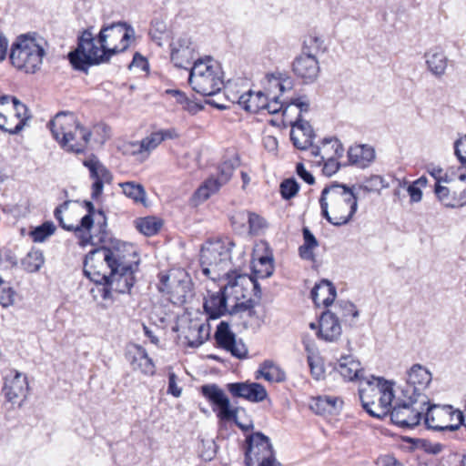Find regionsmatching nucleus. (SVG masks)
<instances>
[{
	"mask_svg": "<svg viewBox=\"0 0 466 466\" xmlns=\"http://www.w3.org/2000/svg\"><path fill=\"white\" fill-rule=\"evenodd\" d=\"M310 297L318 307H329L336 298V288L329 280L323 279L314 286Z\"/></svg>",
	"mask_w": 466,
	"mask_h": 466,
	"instance_id": "obj_30",
	"label": "nucleus"
},
{
	"mask_svg": "<svg viewBox=\"0 0 466 466\" xmlns=\"http://www.w3.org/2000/svg\"><path fill=\"white\" fill-rule=\"evenodd\" d=\"M45 262L43 252L39 249H31L23 258L22 265L28 272H36Z\"/></svg>",
	"mask_w": 466,
	"mask_h": 466,
	"instance_id": "obj_40",
	"label": "nucleus"
},
{
	"mask_svg": "<svg viewBox=\"0 0 466 466\" xmlns=\"http://www.w3.org/2000/svg\"><path fill=\"white\" fill-rule=\"evenodd\" d=\"M188 83L196 93L204 96H213L224 86L223 72L211 57L199 58L189 69Z\"/></svg>",
	"mask_w": 466,
	"mask_h": 466,
	"instance_id": "obj_6",
	"label": "nucleus"
},
{
	"mask_svg": "<svg viewBox=\"0 0 466 466\" xmlns=\"http://www.w3.org/2000/svg\"><path fill=\"white\" fill-rule=\"evenodd\" d=\"M290 139L298 149L305 150L312 147L315 137L312 127L299 115L295 122H291Z\"/></svg>",
	"mask_w": 466,
	"mask_h": 466,
	"instance_id": "obj_23",
	"label": "nucleus"
},
{
	"mask_svg": "<svg viewBox=\"0 0 466 466\" xmlns=\"http://www.w3.org/2000/svg\"><path fill=\"white\" fill-rule=\"evenodd\" d=\"M132 66L140 67L142 70L146 71L148 69V63L143 56H141L139 53H136L133 56V60L129 67Z\"/></svg>",
	"mask_w": 466,
	"mask_h": 466,
	"instance_id": "obj_61",
	"label": "nucleus"
},
{
	"mask_svg": "<svg viewBox=\"0 0 466 466\" xmlns=\"http://www.w3.org/2000/svg\"><path fill=\"white\" fill-rule=\"evenodd\" d=\"M167 25L161 19H154L151 22V27L149 30V35H151L152 40L157 42L160 46L161 35L167 33Z\"/></svg>",
	"mask_w": 466,
	"mask_h": 466,
	"instance_id": "obj_50",
	"label": "nucleus"
},
{
	"mask_svg": "<svg viewBox=\"0 0 466 466\" xmlns=\"http://www.w3.org/2000/svg\"><path fill=\"white\" fill-rule=\"evenodd\" d=\"M47 46L46 40L36 32L21 34L11 45L10 62L18 70L35 74L41 68Z\"/></svg>",
	"mask_w": 466,
	"mask_h": 466,
	"instance_id": "obj_4",
	"label": "nucleus"
},
{
	"mask_svg": "<svg viewBox=\"0 0 466 466\" xmlns=\"http://www.w3.org/2000/svg\"><path fill=\"white\" fill-rule=\"evenodd\" d=\"M238 166V159L226 160L218 167V177L208 178L195 192V198L200 201L207 200L211 195L217 193L219 188L227 184L236 167Z\"/></svg>",
	"mask_w": 466,
	"mask_h": 466,
	"instance_id": "obj_16",
	"label": "nucleus"
},
{
	"mask_svg": "<svg viewBox=\"0 0 466 466\" xmlns=\"http://www.w3.org/2000/svg\"><path fill=\"white\" fill-rule=\"evenodd\" d=\"M228 283L219 289L208 295L204 302V309L209 319H216L224 315L227 310V299L228 296H234L231 288V276L229 272L225 273Z\"/></svg>",
	"mask_w": 466,
	"mask_h": 466,
	"instance_id": "obj_19",
	"label": "nucleus"
},
{
	"mask_svg": "<svg viewBox=\"0 0 466 466\" xmlns=\"http://www.w3.org/2000/svg\"><path fill=\"white\" fill-rule=\"evenodd\" d=\"M267 102V96L261 92H253L251 90L243 93L238 96V105L247 112L259 113L264 111Z\"/></svg>",
	"mask_w": 466,
	"mask_h": 466,
	"instance_id": "obj_31",
	"label": "nucleus"
},
{
	"mask_svg": "<svg viewBox=\"0 0 466 466\" xmlns=\"http://www.w3.org/2000/svg\"><path fill=\"white\" fill-rule=\"evenodd\" d=\"M427 405L418 403L417 397L410 399L401 395V399L391 409L390 420L400 428L412 429L420 424Z\"/></svg>",
	"mask_w": 466,
	"mask_h": 466,
	"instance_id": "obj_12",
	"label": "nucleus"
},
{
	"mask_svg": "<svg viewBox=\"0 0 466 466\" xmlns=\"http://www.w3.org/2000/svg\"><path fill=\"white\" fill-rule=\"evenodd\" d=\"M348 157L351 165L364 168L374 160L375 151L368 145H356L348 150Z\"/></svg>",
	"mask_w": 466,
	"mask_h": 466,
	"instance_id": "obj_32",
	"label": "nucleus"
},
{
	"mask_svg": "<svg viewBox=\"0 0 466 466\" xmlns=\"http://www.w3.org/2000/svg\"><path fill=\"white\" fill-rule=\"evenodd\" d=\"M235 246L229 238L208 240L201 248L200 262L202 272L215 280L230 264L231 250Z\"/></svg>",
	"mask_w": 466,
	"mask_h": 466,
	"instance_id": "obj_7",
	"label": "nucleus"
},
{
	"mask_svg": "<svg viewBox=\"0 0 466 466\" xmlns=\"http://www.w3.org/2000/svg\"><path fill=\"white\" fill-rule=\"evenodd\" d=\"M299 190V185L293 177L284 179L279 186L281 197L286 200H289L294 198L298 194Z\"/></svg>",
	"mask_w": 466,
	"mask_h": 466,
	"instance_id": "obj_46",
	"label": "nucleus"
},
{
	"mask_svg": "<svg viewBox=\"0 0 466 466\" xmlns=\"http://www.w3.org/2000/svg\"><path fill=\"white\" fill-rule=\"evenodd\" d=\"M54 138L69 153L82 154L87 148L92 132L81 125L72 112H59L48 124Z\"/></svg>",
	"mask_w": 466,
	"mask_h": 466,
	"instance_id": "obj_3",
	"label": "nucleus"
},
{
	"mask_svg": "<svg viewBox=\"0 0 466 466\" xmlns=\"http://www.w3.org/2000/svg\"><path fill=\"white\" fill-rule=\"evenodd\" d=\"M342 400L333 396H319L315 401V410L317 413L333 412L340 409Z\"/></svg>",
	"mask_w": 466,
	"mask_h": 466,
	"instance_id": "obj_39",
	"label": "nucleus"
},
{
	"mask_svg": "<svg viewBox=\"0 0 466 466\" xmlns=\"http://www.w3.org/2000/svg\"><path fill=\"white\" fill-rule=\"evenodd\" d=\"M257 372L269 382H282L286 380V373L269 360L263 361Z\"/></svg>",
	"mask_w": 466,
	"mask_h": 466,
	"instance_id": "obj_34",
	"label": "nucleus"
},
{
	"mask_svg": "<svg viewBox=\"0 0 466 466\" xmlns=\"http://www.w3.org/2000/svg\"><path fill=\"white\" fill-rule=\"evenodd\" d=\"M10 102L12 105L7 106H0V130L16 135L24 129L31 115L27 106L15 96H10Z\"/></svg>",
	"mask_w": 466,
	"mask_h": 466,
	"instance_id": "obj_13",
	"label": "nucleus"
},
{
	"mask_svg": "<svg viewBox=\"0 0 466 466\" xmlns=\"http://www.w3.org/2000/svg\"><path fill=\"white\" fill-rule=\"evenodd\" d=\"M214 338L218 346L239 360L245 359L248 355V349L245 344L236 339V335L231 331L229 325L226 321H221L215 332Z\"/></svg>",
	"mask_w": 466,
	"mask_h": 466,
	"instance_id": "obj_17",
	"label": "nucleus"
},
{
	"mask_svg": "<svg viewBox=\"0 0 466 466\" xmlns=\"http://www.w3.org/2000/svg\"><path fill=\"white\" fill-rule=\"evenodd\" d=\"M122 192L125 196L131 198L135 203L146 204L147 193L141 184L134 181L119 183Z\"/></svg>",
	"mask_w": 466,
	"mask_h": 466,
	"instance_id": "obj_35",
	"label": "nucleus"
},
{
	"mask_svg": "<svg viewBox=\"0 0 466 466\" xmlns=\"http://www.w3.org/2000/svg\"><path fill=\"white\" fill-rule=\"evenodd\" d=\"M432 380L431 373L422 365L414 364L407 371L406 385L401 390L404 398L417 397L420 404H429L430 399L424 393Z\"/></svg>",
	"mask_w": 466,
	"mask_h": 466,
	"instance_id": "obj_14",
	"label": "nucleus"
},
{
	"mask_svg": "<svg viewBox=\"0 0 466 466\" xmlns=\"http://www.w3.org/2000/svg\"><path fill=\"white\" fill-rule=\"evenodd\" d=\"M289 105L280 102L278 96H274L269 99L267 96V102L265 105V109L268 114H277L282 111L283 116L287 115Z\"/></svg>",
	"mask_w": 466,
	"mask_h": 466,
	"instance_id": "obj_49",
	"label": "nucleus"
},
{
	"mask_svg": "<svg viewBox=\"0 0 466 466\" xmlns=\"http://www.w3.org/2000/svg\"><path fill=\"white\" fill-rule=\"evenodd\" d=\"M177 375L174 372L168 373V388L167 393L173 395L174 397H179L181 395L182 390L177 384Z\"/></svg>",
	"mask_w": 466,
	"mask_h": 466,
	"instance_id": "obj_56",
	"label": "nucleus"
},
{
	"mask_svg": "<svg viewBox=\"0 0 466 466\" xmlns=\"http://www.w3.org/2000/svg\"><path fill=\"white\" fill-rule=\"evenodd\" d=\"M240 218L242 221H248L249 225V231L256 233L265 227V220L258 215L247 211H240L234 214L231 218V223H235V218Z\"/></svg>",
	"mask_w": 466,
	"mask_h": 466,
	"instance_id": "obj_37",
	"label": "nucleus"
},
{
	"mask_svg": "<svg viewBox=\"0 0 466 466\" xmlns=\"http://www.w3.org/2000/svg\"><path fill=\"white\" fill-rule=\"evenodd\" d=\"M171 50L175 49H195L192 45L191 39L187 35H181L178 38L175 39L171 43Z\"/></svg>",
	"mask_w": 466,
	"mask_h": 466,
	"instance_id": "obj_54",
	"label": "nucleus"
},
{
	"mask_svg": "<svg viewBox=\"0 0 466 466\" xmlns=\"http://www.w3.org/2000/svg\"><path fill=\"white\" fill-rule=\"evenodd\" d=\"M15 291L10 286V283L0 279V305L7 308L14 304Z\"/></svg>",
	"mask_w": 466,
	"mask_h": 466,
	"instance_id": "obj_45",
	"label": "nucleus"
},
{
	"mask_svg": "<svg viewBox=\"0 0 466 466\" xmlns=\"http://www.w3.org/2000/svg\"><path fill=\"white\" fill-rule=\"evenodd\" d=\"M130 356V364L135 370H140L146 375H153L155 373V364L153 360L148 357L147 350L137 346L135 351Z\"/></svg>",
	"mask_w": 466,
	"mask_h": 466,
	"instance_id": "obj_33",
	"label": "nucleus"
},
{
	"mask_svg": "<svg viewBox=\"0 0 466 466\" xmlns=\"http://www.w3.org/2000/svg\"><path fill=\"white\" fill-rule=\"evenodd\" d=\"M62 213L61 208H56L54 211V216L59 222L60 227L67 231H74L76 233V226L66 224L63 220Z\"/></svg>",
	"mask_w": 466,
	"mask_h": 466,
	"instance_id": "obj_63",
	"label": "nucleus"
},
{
	"mask_svg": "<svg viewBox=\"0 0 466 466\" xmlns=\"http://www.w3.org/2000/svg\"><path fill=\"white\" fill-rule=\"evenodd\" d=\"M319 206L321 216L331 225L340 227L352 219L358 208V198L350 187L333 182L322 189Z\"/></svg>",
	"mask_w": 466,
	"mask_h": 466,
	"instance_id": "obj_2",
	"label": "nucleus"
},
{
	"mask_svg": "<svg viewBox=\"0 0 466 466\" xmlns=\"http://www.w3.org/2000/svg\"><path fill=\"white\" fill-rule=\"evenodd\" d=\"M363 409L373 418H384L390 410L393 400L391 384L382 378L371 376L366 380V386L359 389Z\"/></svg>",
	"mask_w": 466,
	"mask_h": 466,
	"instance_id": "obj_5",
	"label": "nucleus"
},
{
	"mask_svg": "<svg viewBox=\"0 0 466 466\" xmlns=\"http://www.w3.org/2000/svg\"><path fill=\"white\" fill-rule=\"evenodd\" d=\"M425 62L428 70L437 78H441L446 73L448 57L439 47L428 50L425 55Z\"/></svg>",
	"mask_w": 466,
	"mask_h": 466,
	"instance_id": "obj_29",
	"label": "nucleus"
},
{
	"mask_svg": "<svg viewBox=\"0 0 466 466\" xmlns=\"http://www.w3.org/2000/svg\"><path fill=\"white\" fill-rule=\"evenodd\" d=\"M424 422L428 429L436 431H455L461 425L466 427L463 413L451 405L429 403L424 411Z\"/></svg>",
	"mask_w": 466,
	"mask_h": 466,
	"instance_id": "obj_10",
	"label": "nucleus"
},
{
	"mask_svg": "<svg viewBox=\"0 0 466 466\" xmlns=\"http://www.w3.org/2000/svg\"><path fill=\"white\" fill-rule=\"evenodd\" d=\"M161 142H163V137L157 131L153 132L144 137L139 143L132 144L134 147L133 153L150 152L157 148Z\"/></svg>",
	"mask_w": 466,
	"mask_h": 466,
	"instance_id": "obj_36",
	"label": "nucleus"
},
{
	"mask_svg": "<svg viewBox=\"0 0 466 466\" xmlns=\"http://www.w3.org/2000/svg\"><path fill=\"white\" fill-rule=\"evenodd\" d=\"M83 165L88 168L90 177L94 180L91 186V198L97 199L103 193L104 185L112 182L113 175L94 155L85 159Z\"/></svg>",
	"mask_w": 466,
	"mask_h": 466,
	"instance_id": "obj_18",
	"label": "nucleus"
},
{
	"mask_svg": "<svg viewBox=\"0 0 466 466\" xmlns=\"http://www.w3.org/2000/svg\"><path fill=\"white\" fill-rule=\"evenodd\" d=\"M337 370L346 380H360V387L366 386L367 380H371V376L370 378L363 377L360 362L353 359L352 356H342L339 360Z\"/></svg>",
	"mask_w": 466,
	"mask_h": 466,
	"instance_id": "obj_28",
	"label": "nucleus"
},
{
	"mask_svg": "<svg viewBox=\"0 0 466 466\" xmlns=\"http://www.w3.org/2000/svg\"><path fill=\"white\" fill-rule=\"evenodd\" d=\"M325 49L324 41L320 37L309 35L304 41L302 54L314 56L316 57L319 53H323Z\"/></svg>",
	"mask_w": 466,
	"mask_h": 466,
	"instance_id": "obj_42",
	"label": "nucleus"
},
{
	"mask_svg": "<svg viewBox=\"0 0 466 466\" xmlns=\"http://www.w3.org/2000/svg\"><path fill=\"white\" fill-rule=\"evenodd\" d=\"M319 330L317 335L319 339L333 342L336 341L341 335V326L339 317L336 313L329 310L324 311L319 321Z\"/></svg>",
	"mask_w": 466,
	"mask_h": 466,
	"instance_id": "obj_26",
	"label": "nucleus"
},
{
	"mask_svg": "<svg viewBox=\"0 0 466 466\" xmlns=\"http://www.w3.org/2000/svg\"><path fill=\"white\" fill-rule=\"evenodd\" d=\"M113 266L110 257L101 246L89 251L84 260V274L93 282L107 280Z\"/></svg>",
	"mask_w": 466,
	"mask_h": 466,
	"instance_id": "obj_15",
	"label": "nucleus"
},
{
	"mask_svg": "<svg viewBox=\"0 0 466 466\" xmlns=\"http://www.w3.org/2000/svg\"><path fill=\"white\" fill-rule=\"evenodd\" d=\"M229 274L231 276L232 293H234V298L237 301L245 299L249 289L254 292L255 297L258 299H260L261 289L258 281L254 278L247 275L237 274L235 271Z\"/></svg>",
	"mask_w": 466,
	"mask_h": 466,
	"instance_id": "obj_25",
	"label": "nucleus"
},
{
	"mask_svg": "<svg viewBox=\"0 0 466 466\" xmlns=\"http://www.w3.org/2000/svg\"><path fill=\"white\" fill-rule=\"evenodd\" d=\"M195 49H175L171 50V61L175 66L187 69L194 60Z\"/></svg>",
	"mask_w": 466,
	"mask_h": 466,
	"instance_id": "obj_41",
	"label": "nucleus"
},
{
	"mask_svg": "<svg viewBox=\"0 0 466 466\" xmlns=\"http://www.w3.org/2000/svg\"><path fill=\"white\" fill-rule=\"evenodd\" d=\"M336 309L337 312H335L337 315H340L342 319L347 320L349 317H352L353 319H356L359 317V310L357 309L356 306L348 300H340L338 301L336 304Z\"/></svg>",
	"mask_w": 466,
	"mask_h": 466,
	"instance_id": "obj_47",
	"label": "nucleus"
},
{
	"mask_svg": "<svg viewBox=\"0 0 466 466\" xmlns=\"http://www.w3.org/2000/svg\"><path fill=\"white\" fill-rule=\"evenodd\" d=\"M380 466H404L395 457L391 455H384L380 458Z\"/></svg>",
	"mask_w": 466,
	"mask_h": 466,
	"instance_id": "obj_64",
	"label": "nucleus"
},
{
	"mask_svg": "<svg viewBox=\"0 0 466 466\" xmlns=\"http://www.w3.org/2000/svg\"><path fill=\"white\" fill-rule=\"evenodd\" d=\"M135 37L134 28L126 22L103 25L96 37L91 29L78 36L77 47L68 54L74 69L87 73L90 66L109 62L110 58L125 52Z\"/></svg>",
	"mask_w": 466,
	"mask_h": 466,
	"instance_id": "obj_1",
	"label": "nucleus"
},
{
	"mask_svg": "<svg viewBox=\"0 0 466 466\" xmlns=\"http://www.w3.org/2000/svg\"><path fill=\"white\" fill-rule=\"evenodd\" d=\"M98 216L102 220L97 219L98 235L96 237L98 243H105L102 247L110 257L113 268H137V262L133 261L136 251L131 244H127L116 239H112L106 230V217L102 209H99Z\"/></svg>",
	"mask_w": 466,
	"mask_h": 466,
	"instance_id": "obj_8",
	"label": "nucleus"
},
{
	"mask_svg": "<svg viewBox=\"0 0 466 466\" xmlns=\"http://www.w3.org/2000/svg\"><path fill=\"white\" fill-rule=\"evenodd\" d=\"M339 168V164L334 157H328L323 166V173L330 177L335 174Z\"/></svg>",
	"mask_w": 466,
	"mask_h": 466,
	"instance_id": "obj_55",
	"label": "nucleus"
},
{
	"mask_svg": "<svg viewBox=\"0 0 466 466\" xmlns=\"http://www.w3.org/2000/svg\"><path fill=\"white\" fill-rule=\"evenodd\" d=\"M302 235L304 239L303 244L309 245L314 248H317L319 246L317 238H315V236L312 234L309 228L304 227L302 228Z\"/></svg>",
	"mask_w": 466,
	"mask_h": 466,
	"instance_id": "obj_62",
	"label": "nucleus"
},
{
	"mask_svg": "<svg viewBox=\"0 0 466 466\" xmlns=\"http://www.w3.org/2000/svg\"><path fill=\"white\" fill-rule=\"evenodd\" d=\"M329 144H331V147L334 149V155L332 157L338 158L343 156L344 148L339 139L334 137L324 138L322 141L323 147L325 148V147Z\"/></svg>",
	"mask_w": 466,
	"mask_h": 466,
	"instance_id": "obj_53",
	"label": "nucleus"
},
{
	"mask_svg": "<svg viewBox=\"0 0 466 466\" xmlns=\"http://www.w3.org/2000/svg\"><path fill=\"white\" fill-rule=\"evenodd\" d=\"M233 398H242L250 402H261L268 397L265 387L257 382H233L226 386Z\"/></svg>",
	"mask_w": 466,
	"mask_h": 466,
	"instance_id": "obj_20",
	"label": "nucleus"
},
{
	"mask_svg": "<svg viewBox=\"0 0 466 466\" xmlns=\"http://www.w3.org/2000/svg\"><path fill=\"white\" fill-rule=\"evenodd\" d=\"M28 391V382L26 376L15 371V374L11 378H5V384L3 387V392L6 400L12 403L23 401L26 398Z\"/></svg>",
	"mask_w": 466,
	"mask_h": 466,
	"instance_id": "obj_21",
	"label": "nucleus"
},
{
	"mask_svg": "<svg viewBox=\"0 0 466 466\" xmlns=\"http://www.w3.org/2000/svg\"><path fill=\"white\" fill-rule=\"evenodd\" d=\"M253 273L256 278H268L273 273L272 259L268 257H261L258 263L253 266Z\"/></svg>",
	"mask_w": 466,
	"mask_h": 466,
	"instance_id": "obj_44",
	"label": "nucleus"
},
{
	"mask_svg": "<svg viewBox=\"0 0 466 466\" xmlns=\"http://www.w3.org/2000/svg\"><path fill=\"white\" fill-rule=\"evenodd\" d=\"M95 287L91 289L90 293L93 296L94 299H97L101 298L102 300H111L112 299V288L106 281L101 282H94Z\"/></svg>",
	"mask_w": 466,
	"mask_h": 466,
	"instance_id": "obj_48",
	"label": "nucleus"
},
{
	"mask_svg": "<svg viewBox=\"0 0 466 466\" xmlns=\"http://www.w3.org/2000/svg\"><path fill=\"white\" fill-rule=\"evenodd\" d=\"M202 395L211 403L213 411L217 413L218 418L222 421H234L235 424L243 431H248L253 429L252 421L244 424L238 420V407L230 404L228 397L217 384H206L201 386Z\"/></svg>",
	"mask_w": 466,
	"mask_h": 466,
	"instance_id": "obj_9",
	"label": "nucleus"
},
{
	"mask_svg": "<svg viewBox=\"0 0 466 466\" xmlns=\"http://www.w3.org/2000/svg\"><path fill=\"white\" fill-rule=\"evenodd\" d=\"M84 207L86 208L87 214L85 215L80 223L76 226V234L80 238V244L82 246H86L87 244H93V239L96 238L97 235H91L90 229L92 228L95 220L97 222V219L102 220L101 217L98 216V211L96 212L94 204L89 200L84 201Z\"/></svg>",
	"mask_w": 466,
	"mask_h": 466,
	"instance_id": "obj_22",
	"label": "nucleus"
},
{
	"mask_svg": "<svg viewBox=\"0 0 466 466\" xmlns=\"http://www.w3.org/2000/svg\"><path fill=\"white\" fill-rule=\"evenodd\" d=\"M308 363L312 376L319 380L324 374L323 366L319 363V360L312 355L308 356Z\"/></svg>",
	"mask_w": 466,
	"mask_h": 466,
	"instance_id": "obj_52",
	"label": "nucleus"
},
{
	"mask_svg": "<svg viewBox=\"0 0 466 466\" xmlns=\"http://www.w3.org/2000/svg\"><path fill=\"white\" fill-rule=\"evenodd\" d=\"M134 271L135 268L123 269L113 268L106 282L111 286L114 292L121 294L129 292L135 283Z\"/></svg>",
	"mask_w": 466,
	"mask_h": 466,
	"instance_id": "obj_27",
	"label": "nucleus"
},
{
	"mask_svg": "<svg viewBox=\"0 0 466 466\" xmlns=\"http://www.w3.org/2000/svg\"><path fill=\"white\" fill-rule=\"evenodd\" d=\"M256 304H257V302L251 298H248V299H246L244 301H240V300L237 301L236 300V304L233 306V308L228 312H229V314H234L238 311L248 310V316L252 317L253 315H255L254 307L256 306Z\"/></svg>",
	"mask_w": 466,
	"mask_h": 466,
	"instance_id": "obj_51",
	"label": "nucleus"
},
{
	"mask_svg": "<svg viewBox=\"0 0 466 466\" xmlns=\"http://www.w3.org/2000/svg\"><path fill=\"white\" fill-rule=\"evenodd\" d=\"M162 222L155 217H146L136 221L137 228L145 236L156 235L161 228Z\"/></svg>",
	"mask_w": 466,
	"mask_h": 466,
	"instance_id": "obj_38",
	"label": "nucleus"
},
{
	"mask_svg": "<svg viewBox=\"0 0 466 466\" xmlns=\"http://www.w3.org/2000/svg\"><path fill=\"white\" fill-rule=\"evenodd\" d=\"M296 172L297 175L309 185H313L315 183L313 175L305 168L302 163L297 164Z\"/></svg>",
	"mask_w": 466,
	"mask_h": 466,
	"instance_id": "obj_57",
	"label": "nucleus"
},
{
	"mask_svg": "<svg viewBox=\"0 0 466 466\" xmlns=\"http://www.w3.org/2000/svg\"><path fill=\"white\" fill-rule=\"evenodd\" d=\"M246 466H282L276 461L272 444L262 432H254L246 438Z\"/></svg>",
	"mask_w": 466,
	"mask_h": 466,
	"instance_id": "obj_11",
	"label": "nucleus"
},
{
	"mask_svg": "<svg viewBox=\"0 0 466 466\" xmlns=\"http://www.w3.org/2000/svg\"><path fill=\"white\" fill-rule=\"evenodd\" d=\"M407 191L410 198L411 203H418L422 198V191L421 188L417 187L415 184L411 183L408 186Z\"/></svg>",
	"mask_w": 466,
	"mask_h": 466,
	"instance_id": "obj_60",
	"label": "nucleus"
},
{
	"mask_svg": "<svg viewBox=\"0 0 466 466\" xmlns=\"http://www.w3.org/2000/svg\"><path fill=\"white\" fill-rule=\"evenodd\" d=\"M314 247L303 244L299 248V254L302 259L315 261Z\"/></svg>",
	"mask_w": 466,
	"mask_h": 466,
	"instance_id": "obj_59",
	"label": "nucleus"
},
{
	"mask_svg": "<svg viewBox=\"0 0 466 466\" xmlns=\"http://www.w3.org/2000/svg\"><path fill=\"white\" fill-rule=\"evenodd\" d=\"M289 106L293 105L299 109V115L301 116L302 112H308L309 109V101L307 96H299L296 98H292L290 102L288 104Z\"/></svg>",
	"mask_w": 466,
	"mask_h": 466,
	"instance_id": "obj_58",
	"label": "nucleus"
},
{
	"mask_svg": "<svg viewBox=\"0 0 466 466\" xmlns=\"http://www.w3.org/2000/svg\"><path fill=\"white\" fill-rule=\"evenodd\" d=\"M56 227L53 222H45L42 225L35 228L30 232V237L34 242H43L48 237L54 234Z\"/></svg>",
	"mask_w": 466,
	"mask_h": 466,
	"instance_id": "obj_43",
	"label": "nucleus"
},
{
	"mask_svg": "<svg viewBox=\"0 0 466 466\" xmlns=\"http://www.w3.org/2000/svg\"><path fill=\"white\" fill-rule=\"evenodd\" d=\"M293 72L305 84L312 83L319 73V61L314 56L301 54L293 62Z\"/></svg>",
	"mask_w": 466,
	"mask_h": 466,
	"instance_id": "obj_24",
	"label": "nucleus"
}]
</instances>
